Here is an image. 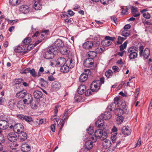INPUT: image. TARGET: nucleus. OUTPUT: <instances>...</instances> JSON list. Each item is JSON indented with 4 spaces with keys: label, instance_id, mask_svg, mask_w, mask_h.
I'll list each match as a JSON object with an SVG mask.
<instances>
[{
    "label": "nucleus",
    "instance_id": "nucleus-51",
    "mask_svg": "<svg viewBox=\"0 0 152 152\" xmlns=\"http://www.w3.org/2000/svg\"><path fill=\"white\" fill-rule=\"evenodd\" d=\"M34 7L36 10H40L42 8L41 4H38L37 6H34Z\"/></svg>",
    "mask_w": 152,
    "mask_h": 152
},
{
    "label": "nucleus",
    "instance_id": "nucleus-28",
    "mask_svg": "<svg viewBox=\"0 0 152 152\" xmlns=\"http://www.w3.org/2000/svg\"><path fill=\"white\" fill-rule=\"evenodd\" d=\"M86 90V86L84 85H80L78 89V93L80 94H83Z\"/></svg>",
    "mask_w": 152,
    "mask_h": 152
},
{
    "label": "nucleus",
    "instance_id": "nucleus-7",
    "mask_svg": "<svg viewBox=\"0 0 152 152\" xmlns=\"http://www.w3.org/2000/svg\"><path fill=\"white\" fill-rule=\"evenodd\" d=\"M64 45V43L60 39H57L54 42V45L51 46L56 52H57Z\"/></svg>",
    "mask_w": 152,
    "mask_h": 152
},
{
    "label": "nucleus",
    "instance_id": "nucleus-30",
    "mask_svg": "<svg viewBox=\"0 0 152 152\" xmlns=\"http://www.w3.org/2000/svg\"><path fill=\"white\" fill-rule=\"evenodd\" d=\"M88 77L87 75L85 74V73H83L80 75L79 80L80 82H83L87 80Z\"/></svg>",
    "mask_w": 152,
    "mask_h": 152
},
{
    "label": "nucleus",
    "instance_id": "nucleus-48",
    "mask_svg": "<svg viewBox=\"0 0 152 152\" xmlns=\"http://www.w3.org/2000/svg\"><path fill=\"white\" fill-rule=\"evenodd\" d=\"M124 39L123 37L119 36L118 39V40L117 41V44H119L121 43V42H122L125 39Z\"/></svg>",
    "mask_w": 152,
    "mask_h": 152
},
{
    "label": "nucleus",
    "instance_id": "nucleus-41",
    "mask_svg": "<svg viewBox=\"0 0 152 152\" xmlns=\"http://www.w3.org/2000/svg\"><path fill=\"white\" fill-rule=\"evenodd\" d=\"M112 71L111 70L109 69L105 72V75L107 78H109L112 77Z\"/></svg>",
    "mask_w": 152,
    "mask_h": 152
},
{
    "label": "nucleus",
    "instance_id": "nucleus-11",
    "mask_svg": "<svg viewBox=\"0 0 152 152\" xmlns=\"http://www.w3.org/2000/svg\"><path fill=\"white\" fill-rule=\"evenodd\" d=\"M17 116L21 120L23 121H25L29 124H30L31 122L33 121L32 118L29 116L20 114L18 115Z\"/></svg>",
    "mask_w": 152,
    "mask_h": 152
},
{
    "label": "nucleus",
    "instance_id": "nucleus-39",
    "mask_svg": "<svg viewBox=\"0 0 152 152\" xmlns=\"http://www.w3.org/2000/svg\"><path fill=\"white\" fill-rule=\"evenodd\" d=\"M99 0H92L93 1L98 2ZM101 2L104 5H106L108 4L109 1H112L113 0H100Z\"/></svg>",
    "mask_w": 152,
    "mask_h": 152
},
{
    "label": "nucleus",
    "instance_id": "nucleus-57",
    "mask_svg": "<svg viewBox=\"0 0 152 152\" xmlns=\"http://www.w3.org/2000/svg\"><path fill=\"white\" fill-rule=\"evenodd\" d=\"M30 70H31L30 68H28L24 70L23 71L21 72V73L22 74H26L27 73H30Z\"/></svg>",
    "mask_w": 152,
    "mask_h": 152
},
{
    "label": "nucleus",
    "instance_id": "nucleus-13",
    "mask_svg": "<svg viewBox=\"0 0 152 152\" xmlns=\"http://www.w3.org/2000/svg\"><path fill=\"white\" fill-rule=\"evenodd\" d=\"M61 83L59 82L54 81L52 84V89L53 91H57L61 88Z\"/></svg>",
    "mask_w": 152,
    "mask_h": 152
},
{
    "label": "nucleus",
    "instance_id": "nucleus-4",
    "mask_svg": "<svg viewBox=\"0 0 152 152\" xmlns=\"http://www.w3.org/2000/svg\"><path fill=\"white\" fill-rule=\"evenodd\" d=\"M143 47L141 46L139 47V54L141 57H143L145 59H147L149 56L150 51L148 48H145L143 50Z\"/></svg>",
    "mask_w": 152,
    "mask_h": 152
},
{
    "label": "nucleus",
    "instance_id": "nucleus-22",
    "mask_svg": "<svg viewBox=\"0 0 152 152\" xmlns=\"http://www.w3.org/2000/svg\"><path fill=\"white\" fill-rule=\"evenodd\" d=\"M21 150L23 152H28L31 150V147L27 144H23L21 146Z\"/></svg>",
    "mask_w": 152,
    "mask_h": 152
},
{
    "label": "nucleus",
    "instance_id": "nucleus-58",
    "mask_svg": "<svg viewBox=\"0 0 152 152\" xmlns=\"http://www.w3.org/2000/svg\"><path fill=\"white\" fill-rule=\"evenodd\" d=\"M104 77H102L100 79V80H96V81H98L99 83V84H100L101 86L102 84H103L104 83Z\"/></svg>",
    "mask_w": 152,
    "mask_h": 152
},
{
    "label": "nucleus",
    "instance_id": "nucleus-56",
    "mask_svg": "<svg viewBox=\"0 0 152 152\" xmlns=\"http://www.w3.org/2000/svg\"><path fill=\"white\" fill-rule=\"evenodd\" d=\"M122 12L121 13L123 14H127L128 10V8L126 7V8L125 9L124 8H122Z\"/></svg>",
    "mask_w": 152,
    "mask_h": 152
},
{
    "label": "nucleus",
    "instance_id": "nucleus-24",
    "mask_svg": "<svg viewBox=\"0 0 152 152\" xmlns=\"http://www.w3.org/2000/svg\"><path fill=\"white\" fill-rule=\"evenodd\" d=\"M102 142V145L105 149L109 148L111 145V142L110 140L105 139Z\"/></svg>",
    "mask_w": 152,
    "mask_h": 152
},
{
    "label": "nucleus",
    "instance_id": "nucleus-19",
    "mask_svg": "<svg viewBox=\"0 0 152 152\" xmlns=\"http://www.w3.org/2000/svg\"><path fill=\"white\" fill-rule=\"evenodd\" d=\"M112 115L109 112H105L104 114H102L100 117L102 118L103 119L108 120L111 118Z\"/></svg>",
    "mask_w": 152,
    "mask_h": 152
},
{
    "label": "nucleus",
    "instance_id": "nucleus-36",
    "mask_svg": "<svg viewBox=\"0 0 152 152\" xmlns=\"http://www.w3.org/2000/svg\"><path fill=\"white\" fill-rule=\"evenodd\" d=\"M31 41V39L30 37H27L22 42L23 44L24 45H28L30 44Z\"/></svg>",
    "mask_w": 152,
    "mask_h": 152
},
{
    "label": "nucleus",
    "instance_id": "nucleus-12",
    "mask_svg": "<svg viewBox=\"0 0 152 152\" xmlns=\"http://www.w3.org/2000/svg\"><path fill=\"white\" fill-rule=\"evenodd\" d=\"M1 121H4L5 123L8 124L13 121V119L9 115H4L0 116Z\"/></svg>",
    "mask_w": 152,
    "mask_h": 152
},
{
    "label": "nucleus",
    "instance_id": "nucleus-6",
    "mask_svg": "<svg viewBox=\"0 0 152 152\" xmlns=\"http://www.w3.org/2000/svg\"><path fill=\"white\" fill-rule=\"evenodd\" d=\"M8 107L11 110H13L15 109L16 106L18 107L19 109H20V108L22 109L23 108V105L22 106V107L20 106V104L19 103L16 104V102L15 99H10L8 102Z\"/></svg>",
    "mask_w": 152,
    "mask_h": 152
},
{
    "label": "nucleus",
    "instance_id": "nucleus-45",
    "mask_svg": "<svg viewBox=\"0 0 152 152\" xmlns=\"http://www.w3.org/2000/svg\"><path fill=\"white\" fill-rule=\"evenodd\" d=\"M104 50V48H96V52L97 53H100L103 52Z\"/></svg>",
    "mask_w": 152,
    "mask_h": 152
},
{
    "label": "nucleus",
    "instance_id": "nucleus-60",
    "mask_svg": "<svg viewBox=\"0 0 152 152\" xmlns=\"http://www.w3.org/2000/svg\"><path fill=\"white\" fill-rule=\"evenodd\" d=\"M131 26V25L130 24H127L124 26V30H127L130 28Z\"/></svg>",
    "mask_w": 152,
    "mask_h": 152
},
{
    "label": "nucleus",
    "instance_id": "nucleus-55",
    "mask_svg": "<svg viewBox=\"0 0 152 152\" xmlns=\"http://www.w3.org/2000/svg\"><path fill=\"white\" fill-rule=\"evenodd\" d=\"M112 69L115 72H119V68L117 66H113Z\"/></svg>",
    "mask_w": 152,
    "mask_h": 152
},
{
    "label": "nucleus",
    "instance_id": "nucleus-43",
    "mask_svg": "<svg viewBox=\"0 0 152 152\" xmlns=\"http://www.w3.org/2000/svg\"><path fill=\"white\" fill-rule=\"evenodd\" d=\"M93 127L91 126H90L87 129V132L89 134L91 135L94 132V130L93 129Z\"/></svg>",
    "mask_w": 152,
    "mask_h": 152
},
{
    "label": "nucleus",
    "instance_id": "nucleus-34",
    "mask_svg": "<svg viewBox=\"0 0 152 152\" xmlns=\"http://www.w3.org/2000/svg\"><path fill=\"white\" fill-rule=\"evenodd\" d=\"M87 55L92 59L96 56L97 53L95 51H89L87 53Z\"/></svg>",
    "mask_w": 152,
    "mask_h": 152
},
{
    "label": "nucleus",
    "instance_id": "nucleus-9",
    "mask_svg": "<svg viewBox=\"0 0 152 152\" xmlns=\"http://www.w3.org/2000/svg\"><path fill=\"white\" fill-rule=\"evenodd\" d=\"M85 146V148L84 149H81L80 152H90L89 150L93 146L92 141L90 140L86 142Z\"/></svg>",
    "mask_w": 152,
    "mask_h": 152
},
{
    "label": "nucleus",
    "instance_id": "nucleus-42",
    "mask_svg": "<svg viewBox=\"0 0 152 152\" xmlns=\"http://www.w3.org/2000/svg\"><path fill=\"white\" fill-rule=\"evenodd\" d=\"M127 42L126 41L125 42L124 44L121 45L120 46V50L121 51H122L124 49L126 48L127 47Z\"/></svg>",
    "mask_w": 152,
    "mask_h": 152
},
{
    "label": "nucleus",
    "instance_id": "nucleus-53",
    "mask_svg": "<svg viewBox=\"0 0 152 152\" xmlns=\"http://www.w3.org/2000/svg\"><path fill=\"white\" fill-rule=\"evenodd\" d=\"M132 14L136 13L137 12V8L135 7H132Z\"/></svg>",
    "mask_w": 152,
    "mask_h": 152
},
{
    "label": "nucleus",
    "instance_id": "nucleus-62",
    "mask_svg": "<svg viewBox=\"0 0 152 152\" xmlns=\"http://www.w3.org/2000/svg\"><path fill=\"white\" fill-rule=\"evenodd\" d=\"M111 19L112 21H113L115 23H116L117 22V19L114 16L111 17Z\"/></svg>",
    "mask_w": 152,
    "mask_h": 152
},
{
    "label": "nucleus",
    "instance_id": "nucleus-17",
    "mask_svg": "<svg viewBox=\"0 0 152 152\" xmlns=\"http://www.w3.org/2000/svg\"><path fill=\"white\" fill-rule=\"evenodd\" d=\"M70 50L69 48L65 46H63L59 50L60 53L63 55L68 54L70 52Z\"/></svg>",
    "mask_w": 152,
    "mask_h": 152
},
{
    "label": "nucleus",
    "instance_id": "nucleus-38",
    "mask_svg": "<svg viewBox=\"0 0 152 152\" xmlns=\"http://www.w3.org/2000/svg\"><path fill=\"white\" fill-rule=\"evenodd\" d=\"M124 118L122 115L118 117L116 119V123L118 124H121L123 121Z\"/></svg>",
    "mask_w": 152,
    "mask_h": 152
},
{
    "label": "nucleus",
    "instance_id": "nucleus-54",
    "mask_svg": "<svg viewBox=\"0 0 152 152\" xmlns=\"http://www.w3.org/2000/svg\"><path fill=\"white\" fill-rule=\"evenodd\" d=\"M116 105V104L115 103H114V102L112 103L110 105V107H111V110H115L116 109H115Z\"/></svg>",
    "mask_w": 152,
    "mask_h": 152
},
{
    "label": "nucleus",
    "instance_id": "nucleus-14",
    "mask_svg": "<svg viewBox=\"0 0 152 152\" xmlns=\"http://www.w3.org/2000/svg\"><path fill=\"white\" fill-rule=\"evenodd\" d=\"M8 140L12 142H15L17 139V137L16 134L14 132L9 133L7 136Z\"/></svg>",
    "mask_w": 152,
    "mask_h": 152
},
{
    "label": "nucleus",
    "instance_id": "nucleus-16",
    "mask_svg": "<svg viewBox=\"0 0 152 152\" xmlns=\"http://www.w3.org/2000/svg\"><path fill=\"white\" fill-rule=\"evenodd\" d=\"M26 98L23 100L24 104H31L32 102L33 98L31 95L29 94H26Z\"/></svg>",
    "mask_w": 152,
    "mask_h": 152
},
{
    "label": "nucleus",
    "instance_id": "nucleus-46",
    "mask_svg": "<svg viewBox=\"0 0 152 152\" xmlns=\"http://www.w3.org/2000/svg\"><path fill=\"white\" fill-rule=\"evenodd\" d=\"M23 79L21 78H19L16 79L15 80V84H19L22 82H23Z\"/></svg>",
    "mask_w": 152,
    "mask_h": 152
},
{
    "label": "nucleus",
    "instance_id": "nucleus-8",
    "mask_svg": "<svg viewBox=\"0 0 152 152\" xmlns=\"http://www.w3.org/2000/svg\"><path fill=\"white\" fill-rule=\"evenodd\" d=\"M115 38V37L106 36L105 37V39L102 42V44L104 46H109L111 45V41H113Z\"/></svg>",
    "mask_w": 152,
    "mask_h": 152
},
{
    "label": "nucleus",
    "instance_id": "nucleus-49",
    "mask_svg": "<svg viewBox=\"0 0 152 152\" xmlns=\"http://www.w3.org/2000/svg\"><path fill=\"white\" fill-rule=\"evenodd\" d=\"M30 71V73L33 77H35L37 75L34 69H31V70Z\"/></svg>",
    "mask_w": 152,
    "mask_h": 152
},
{
    "label": "nucleus",
    "instance_id": "nucleus-44",
    "mask_svg": "<svg viewBox=\"0 0 152 152\" xmlns=\"http://www.w3.org/2000/svg\"><path fill=\"white\" fill-rule=\"evenodd\" d=\"M58 59H59V61H60V63H61V65L65 63H66V59L63 57H60L58 58Z\"/></svg>",
    "mask_w": 152,
    "mask_h": 152
},
{
    "label": "nucleus",
    "instance_id": "nucleus-63",
    "mask_svg": "<svg viewBox=\"0 0 152 152\" xmlns=\"http://www.w3.org/2000/svg\"><path fill=\"white\" fill-rule=\"evenodd\" d=\"M34 6H37L38 4H41L40 3L39 0H34Z\"/></svg>",
    "mask_w": 152,
    "mask_h": 152
},
{
    "label": "nucleus",
    "instance_id": "nucleus-21",
    "mask_svg": "<svg viewBox=\"0 0 152 152\" xmlns=\"http://www.w3.org/2000/svg\"><path fill=\"white\" fill-rule=\"evenodd\" d=\"M9 125L8 124L5 123L4 121H0V133H1L3 130L7 129Z\"/></svg>",
    "mask_w": 152,
    "mask_h": 152
},
{
    "label": "nucleus",
    "instance_id": "nucleus-40",
    "mask_svg": "<svg viewBox=\"0 0 152 152\" xmlns=\"http://www.w3.org/2000/svg\"><path fill=\"white\" fill-rule=\"evenodd\" d=\"M130 33V31H129L124 30L122 32V35L123 36L126 37L129 36Z\"/></svg>",
    "mask_w": 152,
    "mask_h": 152
},
{
    "label": "nucleus",
    "instance_id": "nucleus-5",
    "mask_svg": "<svg viewBox=\"0 0 152 152\" xmlns=\"http://www.w3.org/2000/svg\"><path fill=\"white\" fill-rule=\"evenodd\" d=\"M56 51L51 46L48 48L45 53L44 57L46 59H49L53 58L54 56L53 52Z\"/></svg>",
    "mask_w": 152,
    "mask_h": 152
},
{
    "label": "nucleus",
    "instance_id": "nucleus-31",
    "mask_svg": "<svg viewBox=\"0 0 152 152\" xmlns=\"http://www.w3.org/2000/svg\"><path fill=\"white\" fill-rule=\"evenodd\" d=\"M122 131L123 134L126 136L130 134V130L125 126H124L122 128Z\"/></svg>",
    "mask_w": 152,
    "mask_h": 152
},
{
    "label": "nucleus",
    "instance_id": "nucleus-18",
    "mask_svg": "<svg viewBox=\"0 0 152 152\" xmlns=\"http://www.w3.org/2000/svg\"><path fill=\"white\" fill-rule=\"evenodd\" d=\"M19 9L20 12L24 14L28 13L29 11V7L27 5H22L20 7Z\"/></svg>",
    "mask_w": 152,
    "mask_h": 152
},
{
    "label": "nucleus",
    "instance_id": "nucleus-2",
    "mask_svg": "<svg viewBox=\"0 0 152 152\" xmlns=\"http://www.w3.org/2000/svg\"><path fill=\"white\" fill-rule=\"evenodd\" d=\"M75 66V62L72 59H67L66 62V65L62 66L60 70L61 72H68L70 69L73 68Z\"/></svg>",
    "mask_w": 152,
    "mask_h": 152
},
{
    "label": "nucleus",
    "instance_id": "nucleus-23",
    "mask_svg": "<svg viewBox=\"0 0 152 152\" xmlns=\"http://www.w3.org/2000/svg\"><path fill=\"white\" fill-rule=\"evenodd\" d=\"M93 45L92 42L87 41L83 44V48L89 50L91 48Z\"/></svg>",
    "mask_w": 152,
    "mask_h": 152
},
{
    "label": "nucleus",
    "instance_id": "nucleus-20",
    "mask_svg": "<svg viewBox=\"0 0 152 152\" xmlns=\"http://www.w3.org/2000/svg\"><path fill=\"white\" fill-rule=\"evenodd\" d=\"M33 95L34 98L36 99H40L42 98V93L41 91L36 90L34 91Z\"/></svg>",
    "mask_w": 152,
    "mask_h": 152
},
{
    "label": "nucleus",
    "instance_id": "nucleus-26",
    "mask_svg": "<svg viewBox=\"0 0 152 152\" xmlns=\"http://www.w3.org/2000/svg\"><path fill=\"white\" fill-rule=\"evenodd\" d=\"M26 91L25 90H22L18 92L16 96L19 98H23L26 95Z\"/></svg>",
    "mask_w": 152,
    "mask_h": 152
},
{
    "label": "nucleus",
    "instance_id": "nucleus-25",
    "mask_svg": "<svg viewBox=\"0 0 152 152\" xmlns=\"http://www.w3.org/2000/svg\"><path fill=\"white\" fill-rule=\"evenodd\" d=\"M26 47H25L23 45L18 46L15 48L14 50L15 52L17 53H21L25 52V49Z\"/></svg>",
    "mask_w": 152,
    "mask_h": 152
},
{
    "label": "nucleus",
    "instance_id": "nucleus-37",
    "mask_svg": "<svg viewBox=\"0 0 152 152\" xmlns=\"http://www.w3.org/2000/svg\"><path fill=\"white\" fill-rule=\"evenodd\" d=\"M115 113L117 115L120 116L122 114H123V110L121 109L120 108H116L115 110Z\"/></svg>",
    "mask_w": 152,
    "mask_h": 152
},
{
    "label": "nucleus",
    "instance_id": "nucleus-3",
    "mask_svg": "<svg viewBox=\"0 0 152 152\" xmlns=\"http://www.w3.org/2000/svg\"><path fill=\"white\" fill-rule=\"evenodd\" d=\"M127 51L130 59H134L137 57L138 54L136 51H138V48L135 46L131 47L128 48Z\"/></svg>",
    "mask_w": 152,
    "mask_h": 152
},
{
    "label": "nucleus",
    "instance_id": "nucleus-35",
    "mask_svg": "<svg viewBox=\"0 0 152 152\" xmlns=\"http://www.w3.org/2000/svg\"><path fill=\"white\" fill-rule=\"evenodd\" d=\"M14 129H19L21 130V131H23L24 129L23 125L20 123H18L15 124L14 126Z\"/></svg>",
    "mask_w": 152,
    "mask_h": 152
},
{
    "label": "nucleus",
    "instance_id": "nucleus-52",
    "mask_svg": "<svg viewBox=\"0 0 152 152\" xmlns=\"http://www.w3.org/2000/svg\"><path fill=\"white\" fill-rule=\"evenodd\" d=\"M123 113H124L125 114H127L129 113V110L126 108V107L125 105H123Z\"/></svg>",
    "mask_w": 152,
    "mask_h": 152
},
{
    "label": "nucleus",
    "instance_id": "nucleus-32",
    "mask_svg": "<svg viewBox=\"0 0 152 152\" xmlns=\"http://www.w3.org/2000/svg\"><path fill=\"white\" fill-rule=\"evenodd\" d=\"M36 36L38 37V39H39L40 38V39H42V40L44 39L43 37L45 36V35L40 33L38 31H37L34 35L32 36L33 37Z\"/></svg>",
    "mask_w": 152,
    "mask_h": 152
},
{
    "label": "nucleus",
    "instance_id": "nucleus-33",
    "mask_svg": "<svg viewBox=\"0 0 152 152\" xmlns=\"http://www.w3.org/2000/svg\"><path fill=\"white\" fill-rule=\"evenodd\" d=\"M20 0H10V4L12 6H15L18 5L20 3Z\"/></svg>",
    "mask_w": 152,
    "mask_h": 152
},
{
    "label": "nucleus",
    "instance_id": "nucleus-47",
    "mask_svg": "<svg viewBox=\"0 0 152 152\" xmlns=\"http://www.w3.org/2000/svg\"><path fill=\"white\" fill-rule=\"evenodd\" d=\"M142 16L144 18L148 19H149L151 17L150 14L148 12L143 13Z\"/></svg>",
    "mask_w": 152,
    "mask_h": 152
},
{
    "label": "nucleus",
    "instance_id": "nucleus-50",
    "mask_svg": "<svg viewBox=\"0 0 152 152\" xmlns=\"http://www.w3.org/2000/svg\"><path fill=\"white\" fill-rule=\"evenodd\" d=\"M92 90L91 89H88L85 92V95L86 96H89L90 95L92 94V93L93 92H91Z\"/></svg>",
    "mask_w": 152,
    "mask_h": 152
},
{
    "label": "nucleus",
    "instance_id": "nucleus-1",
    "mask_svg": "<svg viewBox=\"0 0 152 152\" xmlns=\"http://www.w3.org/2000/svg\"><path fill=\"white\" fill-rule=\"evenodd\" d=\"M110 133V130L108 129H99L96 130L94 132L96 137L100 139L104 140L107 137V135Z\"/></svg>",
    "mask_w": 152,
    "mask_h": 152
},
{
    "label": "nucleus",
    "instance_id": "nucleus-59",
    "mask_svg": "<svg viewBox=\"0 0 152 152\" xmlns=\"http://www.w3.org/2000/svg\"><path fill=\"white\" fill-rule=\"evenodd\" d=\"M47 82L43 79L41 78L40 83L41 84V86L43 87L46 83Z\"/></svg>",
    "mask_w": 152,
    "mask_h": 152
},
{
    "label": "nucleus",
    "instance_id": "nucleus-10",
    "mask_svg": "<svg viewBox=\"0 0 152 152\" xmlns=\"http://www.w3.org/2000/svg\"><path fill=\"white\" fill-rule=\"evenodd\" d=\"M99 81L95 80L91 84V89L92 92L97 91L99 89L100 84H99Z\"/></svg>",
    "mask_w": 152,
    "mask_h": 152
},
{
    "label": "nucleus",
    "instance_id": "nucleus-64",
    "mask_svg": "<svg viewBox=\"0 0 152 152\" xmlns=\"http://www.w3.org/2000/svg\"><path fill=\"white\" fill-rule=\"evenodd\" d=\"M48 80L50 81H53L55 80V78H54L53 76L52 75L48 76Z\"/></svg>",
    "mask_w": 152,
    "mask_h": 152
},
{
    "label": "nucleus",
    "instance_id": "nucleus-27",
    "mask_svg": "<svg viewBox=\"0 0 152 152\" xmlns=\"http://www.w3.org/2000/svg\"><path fill=\"white\" fill-rule=\"evenodd\" d=\"M95 123V125L98 127H101L104 125V120L102 118L100 117Z\"/></svg>",
    "mask_w": 152,
    "mask_h": 152
},
{
    "label": "nucleus",
    "instance_id": "nucleus-29",
    "mask_svg": "<svg viewBox=\"0 0 152 152\" xmlns=\"http://www.w3.org/2000/svg\"><path fill=\"white\" fill-rule=\"evenodd\" d=\"M20 139L23 141H24L27 139V135L26 133L23 131H21L18 135Z\"/></svg>",
    "mask_w": 152,
    "mask_h": 152
},
{
    "label": "nucleus",
    "instance_id": "nucleus-61",
    "mask_svg": "<svg viewBox=\"0 0 152 152\" xmlns=\"http://www.w3.org/2000/svg\"><path fill=\"white\" fill-rule=\"evenodd\" d=\"M84 72L85 74L87 75L88 76V75H90L91 74V72L89 69H84Z\"/></svg>",
    "mask_w": 152,
    "mask_h": 152
},
{
    "label": "nucleus",
    "instance_id": "nucleus-15",
    "mask_svg": "<svg viewBox=\"0 0 152 152\" xmlns=\"http://www.w3.org/2000/svg\"><path fill=\"white\" fill-rule=\"evenodd\" d=\"M94 64L93 60L92 58H88L84 61V66L87 67L92 66Z\"/></svg>",
    "mask_w": 152,
    "mask_h": 152
}]
</instances>
